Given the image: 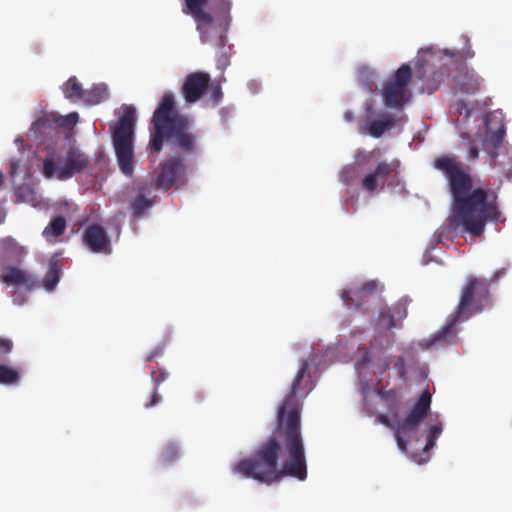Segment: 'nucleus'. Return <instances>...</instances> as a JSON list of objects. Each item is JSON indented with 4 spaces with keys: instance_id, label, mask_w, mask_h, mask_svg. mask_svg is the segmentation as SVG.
Returning a JSON list of instances; mask_svg holds the SVG:
<instances>
[{
    "instance_id": "obj_1",
    "label": "nucleus",
    "mask_w": 512,
    "mask_h": 512,
    "mask_svg": "<svg viewBox=\"0 0 512 512\" xmlns=\"http://www.w3.org/2000/svg\"><path fill=\"white\" fill-rule=\"evenodd\" d=\"M311 358L298 369L289 392L281 401L276 425L270 437L261 442L254 453L238 460L231 467L234 474L270 485L284 477L304 481L307 464L301 430L302 400L313 390L309 373Z\"/></svg>"
},
{
    "instance_id": "obj_2",
    "label": "nucleus",
    "mask_w": 512,
    "mask_h": 512,
    "mask_svg": "<svg viewBox=\"0 0 512 512\" xmlns=\"http://www.w3.org/2000/svg\"><path fill=\"white\" fill-rule=\"evenodd\" d=\"M432 166L445 177L452 198L449 227L472 237H481L488 221L499 223L502 213L497 196L482 187L473 188L469 167L454 155L434 158Z\"/></svg>"
},
{
    "instance_id": "obj_3",
    "label": "nucleus",
    "mask_w": 512,
    "mask_h": 512,
    "mask_svg": "<svg viewBox=\"0 0 512 512\" xmlns=\"http://www.w3.org/2000/svg\"><path fill=\"white\" fill-rule=\"evenodd\" d=\"M191 123L189 116L176 110L174 95L164 93L151 119V149L160 152L166 141L174 150L196 155L199 135L191 130Z\"/></svg>"
},
{
    "instance_id": "obj_4",
    "label": "nucleus",
    "mask_w": 512,
    "mask_h": 512,
    "mask_svg": "<svg viewBox=\"0 0 512 512\" xmlns=\"http://www.w3.org/2000/svg\"><path fill=\"white\" fill-rule=\"evenodd\" d=\"M502 273V271L496 272L491 279L474 276L467 279L461 290L459 303L455 311L450 315L444 327L436 334L437 340L445 341L448 344L456 343L458 322L467 320L472 315L484 310L490 301V286Z\"/></svg>"
},
{
    "instance_id": "obj_5",
    "label": "nucleus",
    "mask_w": 512,
    "mask_h": 512,
    "mask_svg": "<svg viewBox=\"0 0 512 512\" xmlns=\"http://www.w3.org/2000/svg\"><path fill=\"white\" fill-rule=\"evenodd\" d=\"M182 12L192 16L197 23L196 29L203 44L212 43L217 48H224L227 37L224 33L218 34L213 41L211 34L213 24L218 25L225 32L231 23V0H182Z\"/></svg>"
},
{
    "instance_id": "obj_6",
    "label": "nucleus",
    "mask_w": 512,
    "mask_h": 512,
    "mask_svg": "<svg viewBox=\"0 0 512 512\" xmlns=\"http://www.w3.org/2000/svg\"><path fill=\"white\" fill-rule=\"evenodd\" d=\"M136 110L132 105L122 107L121 115L114 126L110 127L112 144L120 171L128 177L134 173V128Z\"/></svg>"
},
{
    "instance_id": "obj_7",
    "label": "nucleus",
    "mask_w": 512,
    "mask_h": 512,
    "mask_svg": "<svg viewBox=\"0 0 512 512\" xmlns=\"http://www.w3.org/2000/svg\"><path fill=\"white\" fill-rule=\"evenodd\" d=\"M431 405V394L424 390L417 402L412 406L405 418L398 420L394 425L385 414H378L376 421L394 430L395 440L400 451L407 452V441L405 437L414 433L422 420L427 416Z\"/></svg>"
},
{
    "instance_id": "obj_8",
    "label": "nucleus",
    "mask_w": 512,
    "mask_h": 512,
    "mask_svg": "<svg viewBox=\"0 0 512 512\" xmlns=\"http://www.w3.org/2000/svg\"><path fill=\"white\" fill-rule=\"evenodd\" d=\"M412 69L408 63L402 64L383 84L382 99L385 107L397 111L404 109L411 100L410 82Z\"/></svg>"
},
{
    "instance_id": "obj_9",
    "label": "nucleus",
    "mask_w": 512,
    "mask_h": 512,
    "mask_svg": "<svg viewBox=\"0 0 512 512\" xmlns=\"http://www.w3.org/2000/svg\"><path fill=\"white\" fill-rule=\"evenodd\" d=\"M89 163L90 160L86 154L76 147H70L60 166H57L53 159L46 158L43 161V174L46 178L56 177L63 181L81 173L88 167Z\"/></svg>"
},
{
    "instance_id": "obj_10",
    "label": "nucleus",
    "mask_w": 512,
    "mask_h": 512,
    "mask_svg": "<svg viewBox=\"0 0 512 512\" xmlns=\"http://www.w3.org/2000/svg\"><path fill=\"white\" fill-rule=\"evenodd\" d=\"M187 167L184 158L181 156H172L159 165L156 172L154 185L158 190L168 191L172 187L180 186L186 183Z\"/></svg>"
},
{
    "instance_id": "obj_11",
    "label": "nucleus",
    "mask_w": 512,
    "mask_h": 512,
    "mask_svg": "<svg viewBox=\"0 0 512 512\" xmlns=\"http://www.w3.org/2000/svg\"><path fill=\"white\" fill-rule=\"evenodd\" d=\"M400 161L393 159L391 161H380L374 169L369 170L361 180V188L369 194L380 193L385 187L387 178L390 175L396 177Z\"/></svg>"
},
{
    "instance_id": "obj_12",
    "label": "nucleus",
    "mask_w": 512,
    "mask_h": 512,
    "mask_svg": "<svg viewBox=\"0 0 512 512\" xmlns=\"http://www.w3.org/2000/svg\"><path fill=\"white\" fill-rule=\"evenodd\" d=\"M384 286L377 280H368L359 285L341 292V299L345 306L354 307L365 313V298L373 296L383 290Z\"/></svg>"
},
{
    "instance_id": "obj_13",
    "label": "nucleus",
    "mask_w": 512,
    "mask_h": 512,
    "mask_svg": "<svg viewBox=\"0 0 512 512\" xmlns=\"http://www.w3.org/2000/svg\"><path fill=\"white\" fill-rule=\"evenodd\" d=\"M210 74L203 71L191 72L184 78L181 94L188 104L198 102L210 87Z\"/></svg>"
},
{
    "instance_id": "obj_14",
    "label": "nucleus",
    "mask_w": 512,
    "mask_h": 512,
    "mask_svg": "<svg viewBox=\"0 0 512 512\" xmlns=\"http://www.w3.org/2000/svg\"><path fill=\"white\" fill-rule=\"evenodd\" d=\"M365 118L361 131L373 138H380L388 130L395 126V120L392 115L387 112L381 113L377 119H370L374 114V107L371 103H365Z\"/></svg>"
},
{
    "instance_id": "obj_15",
    "label": "nucleus",
    "mask_w": 512,
    "mask_h": 512,
    "mask_svg": "<svg viewBox=\"0 0 512 512\" xmlns=\"http://www.w3.org/2000/svg\"><path fill=\"white\" fill-rule=\"evenodd\" d=\"M409 303L408 297H402L392 307H382L378 314L377 325L387 330L400 327L407 316Z\"/></svg>"
},
{
    "instance_id": "obj_16",
    "label": "nucleus",
    "mask_w": 512,
    "mask_h": 512,
    "mask_svg": "<svg viewBox=\"0 0 512 512\" xmlns=\"http://www.w3.org/2000/svg\"><path fill=\"white\" fill-rule=\"evenodd\" d=\"M82 240L93 253L110 254L112 252L110 237L100 224L89 225L83 233Z\"/></svg>"
},
{
    "instance_id": "obj_17",
    "label": "nucleus",
    "mask_w": 512,
    "mask_h": 512,
    "mask_svg": "<svg viewBox=\"0 0 512 512\" xmlns=\"http://www.w3.org/2000/svg\"><path fill=\"white\" fill-rule=\"evenodd\" d=\"M5 270L6 272L0 275V280L4 284L25 286L29 289L37 286V280L32 274L16 267H8Z\"/></svg>"
},
{
    "instance_id": "obj_18",
    "label": "nucleus",
    "mask_w": 512,
    "mask_h": 512,
    "mask_svg": "<svg viewBox=\"0 0 512 512\" xmlns=\"http://www.w3.org/2000/svg\"><path fill=\"white\" fill-rule=\"evenodd\" d=\"M35 135L41 138V141L53 139L58 134L54 112L46 113L42 117L33 122L31 129Z\"/></svg>"
},
{
    "instance_id": "obj_19",
    "label": "nucleus",
    "mask_w": 512,
    "mask_h": 512,
    "mask_svg": "<svg viewBox=\"0 0 512 512\" xmlns=\"http://www.w3.org/2000/svg\"><path fill=\"white\" fill-rule=\"evenodd\" d=\"M456 83L460 92L475 94L481 89L483 79L474 70L466 69L457 76Z\"/></svg>"
},
{
    "instance_id": "obj_20",
    "label": "nucleus",
    "mask_w": 512,
    "mask_h": 512,
    "mask_svg": "<svg viewBox=\"0 0 512 512\" xmlns=\"http://www.w3.org/2000/svg\"><path fill=\"white\" fill-rule=\"evenodd\" d=\"M62 271V262L60 254H53L48 262V270L43 278V286L47 291H52L57 286L60 280Z\"/></svg>"
},
{
    "instance_id": "obj_21",
    "label": "nucleus",
    "mask_w": 512,
    "mask_h": 512,
    "mask_svg": "<svg viewBox=\"0 0 512 512\" xmlns=\"http://www.w3.org/2000/svg\"><path fill=\"white\" fill-rule=\"evenodd\" d=\"M67 227V221L63 216H56L51 219L48 225L42 231V236L49 243H55L57 238L62 236Z\"/></svg>"
},
{
    "instance_id": "obj_22",
    "label": "nucleus",
    "mask_w": 512,
    "mask_h": 512,
    "mask_svg": "<svg viewBox=\"0 0 512 512\" xmlns=\"http://www.w3.org/2000/svg\"><path fill=\"white\" fill-rule=\"evenodd\" d=\"M108 98V89L105 85H95L84 90L81 101L89 105H97Z\"/></svg>"
},
{
    "instance_id": "obj_23",
    "label": "nucleus",
    "mask_w": 512,
    "mask_h": 512,
    "mask_svg": "<svg viewBox=\"0 0 512 512\" xmlns=\"http://www.w3.org/2000/svg\"><path fill=\"white\" fill-rule=\"evenodd\" d=\"M62 91L65 98L69 100H81L84 89L75 76H71L63 85Z\"/></svg>"
},
{
    "instance_id": "obj_24",
    "label": "nucleus",
    "mask_w": 512,
    "mask_h": 512,
    "mask_svg": "<svg viewBox=\"0 0 512 512\" xmlns=\"http://www.w3.org/2000/svg\"><path fill=\"white\" fill-rule=\"evenodd\" d=\"M151 375H152V378H153L154 389H153L152 395L150 397V400L144 404L145 408H151V407L157 405L158 403H160L161 396H160V394L158 392V386L162 382H164L167 379V377H168V374L164 370H161L156 375V371H155L154 368H151Z\"/></svg>"
},
{
    "instance_id": "obj_25",
    "label": "nucleus",
    "mask_w": 512,
    "mask_h": 512,
    "mask_svg": "<svg viewBox=\"0 0 512 512\" xmlns=\"http://www.w3.org/2000/svg\"><path fill=\"white\" fill-rule=\"evenodd\" d=\"M180 457L179 447L175 442L166 444L159 456V463L162 466L170 465Z\"/></svg>"
},
{
    "instance_id": "obj_26",
    "label": "nucleus",
    "mask_w": 512,
    "mask_h": 512,
    "mask_svg": "<svg viewBox=\"0 0 512 512\" xmlns=\"http://www.w3.org/2000/svg\"><path fill=\"white\" fill-rule=\"evenodd\" d=\"M144 188H140V194L133 200L131 208L135 217H140L153 205V200L143 194Z\"/></svg>"
},
{
    "instance_id": "obj_27",
    "label": "nucleus",
    "mask_w": 512,
    "mask_h": 512,
    "mask_svg": "<svg viewBox=\"0 0 512 512\" xmlns=\"http://www.w3.org/2000/svg\"><path fill=\"white\" fill-rule=\"evenodd\" d=\"M20 379L17 370L6 365H0V384L11 385L16 384Z\"/></svg>"
},
{
    "instance_id": "obj_28",
    "label": "nucleus",
    "mask_w": 512,
    "mask_h": 512,
    "mask_svg": "<svg viewBox=\"0 0 512 512\" xmlns=\"http://www.w3.org/2000/svg\"><path fill=\"white\" fill-rule=\"evenodd\" d=\"M78 113L71 112L65 116L54 113L57 128H68L74 126L78 122Z\"/></svg>"
},
{
    "instance_id": "obj_29",
    "label": "nucleus",
    "mask_w": 512,
    "mask_h": 512,
    "mask_svg": "<svg viewBox=\"0 0 512 512\" xmlns=\"http://www.w3.org/2000/svg\"><path fill=\"white\" fill-rule=\"evenodd\" d=\"M441 433H442V424L441 423H437V424L431 425L429 427V433L427 436V441H426V444L424 447V451H429L430 449H432L435 446L436 440L440 436Z\"/></svg>"
},
{
    "instance_id": "obj_30",
    "label": "nucleus",
    "mask_w": 512,
    "mask_h": 512,
    "mask_svg": "<svg viewBox=\"0 0 512 512\" xmlns=\"http://www.w3.org/2000/svg\"><path fill=\"white\" fill-rule=\"evenodd\" d=\"M505 134L504 126L502 125L496 131H494L487 139V144L496 149L501 146Z\"/></svg>"
},
{
    "instance_id": "obj_31",
    "label": "nucleus",
    "mask_w": 512,
    "mask_h": 512,
    "mask_svg": "<svg viewBox=\"0 0 512 512\" xmlns=\"http://www.w3.org/2000/svg\"><path fill=\"white\" fill-rule=\"evenodd\" d=\"M393 368L397 373V376L400 380L406 381L407 379V372H406V365L404 357L399 356L395 359V362L393 363Z\"/></svg>"
},
{
    "instance_id": "obj_32",
    "label": "nucleus",
    "mask_w": 512,
    "mask_h": 512,
    "mask_svg": "<svg viewBox=\"0 0 512 512\" xmlns=\"http://www.w3.org/2000/svg\"><path fill=\"white\" fill-rule=\"evenodd\" d=\"M466 149H467V159L468 160H475L479 156V147L475 139L468 138L466 142Z\"/></svg>"
},
{
    "instance_id": "obj_33",
    "label": "nucleus",
    "mask_w": 512,
    "mask_h": 512,
    "mask_svg": "<svg viewBox=\"0 0 512 512\" xmlns=\"http://www.w3.org/2000/svg\"><path fill=\"white\" fill-rule=\"evenodd\" d=\"M211 88V100L214 104H218L222 97H223V93H222V88H221V85L220 83H211L210 82V87Z\"/></svg>"
},
{
    "instance_id": "obj_34",
    "label": "nucleus",
    "mask_w": 512,
    "mask_h": 512,
    "mask_svg": "<svg viewBox=\"0 0 512 512\" xmlns=\"http://www.w3.org/2000/svg\"><path fill=\"white\" fill-rule=\"evenodd\" d=\"M13 348V343L9 339L0 338V360L8 355Z\"/></svg>"
},
{
    "instance_id": "obj_35",
    "label": "nucleus",
    "mask_w": 512,
    "mask_h": 512,
    "mask_svg": "<svg viewBox=\"0 0 512 512\" xmlns=\"http://www.w3.org/2000/svg\"><path fill=\"white\" fill-rule=\"evenodd\" d=\"M504 167V173L508 181L512 182V155L508 156L507 164L501 163Z\"/></svg>"
},
{
    "instance_id": "obj_36",
    "label": "nucleus",
    "mask_w": 512,
    "mask_h": 512,
    "mask_svg": "<svg viewBox=\"0 0 512 512\" xmlns=\"http://www.w3.org/2000/svg\"><path fill=\"white\" fill-rule=\"evenodd\" d=\"M7 248L17 249V243L12 239H7L3 242Z\"/></svg>"
},
{
    "instance_id": "obj_37",
    "label": "nucleus",
    "mask_w": 512,
    "mask_h": 512,
    "mask_svg": "<svg viewBox=\"0 0 512 512\" xmlns=\"http://www.w3.org/2000/svg\"><path fill=\"white\" fill-rule=\"evenodd\" d=\"M343 118L346 122H352L354 120V114L351 111H346L343 114Z\"/></svg>"
},
{
    "instance_id": "obj_38",
    "label": "nucleus",
    "mask_w": 512,
    "mask_h": 512,
    "mask_svg": "<svg viewBox=\"0 0 512 512\" xmlns=\"http://www.w3.org/2000/svg\"><path fill=\"white\" fill-rule=\"evenodd\" d=\"M488 152V154L491 156V159L494 161L497 157V154L493 151V150H489L487 148H485Z\"/></svg>"
},
{
    "instance_id": "obj_39",
    "label": "nucleus",
    "mask_w": 512,
    "mask_h": 512,
    "mask_svg": "<svg viewBox=\"0 0 512 512\" xmlns=\"http://www.w3.org/2000/svg\"><path fill=\"white\" fill-rule=\"evenodd\" d=\"M390 367V362L386 361L383 365V368H382V372H385L389 369Z\"/></svg>"
},
{
    "instance_id": "obj_40",
    "label": "nucleus",
    "mask_w": 512,
    "mask_h": 512,
    "mask_svg": "<svg viewBox=\"0 0 512 512\" xmlns=\"http://www.w3.org/2000/svg\"><path fill=\"white\" fill-rule=\"evenodd\" d=\"M153 358H154V355H153V354H151V355H149V356L146 358V360H147V361H151Z\"/></svg>"
},
{
    "instance_id": "obj_41",
    "label": "nucleus",
    "mask_w": 512,
    "mask_h": 512,
    "mask_svg": "<svg viewBox=\"0 0 512 512\" xmlns=\"http://www.w3.org/2000/svg\"><path fill=\"white\" fill-rule=\"evenodd\" d=\"M473 56H474V52H471V53L469 52V53H468V55H467L465 58H467V57H473Z\"/></svg>"
},
{
    "instance_id": "obj_42",
    "label": "nucleus",
    "mask_w": 512,
    "mask_h": 512,
    "mask_svg": "<svg viewBox=\"0 0 512 512\" xmlns=\"http://www.w3.org/2000/svg\"><path fill=\"white\" fill-rule=\"evenodd\" d=\"M218 62L219 63H222V60L221 59H218ZM227 62V58L225 57V60L223 61V63H226Z\"/></svg>"
}]
</instances>
